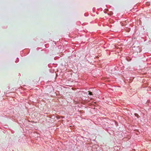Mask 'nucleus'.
<instances>
[{
	"label": "nucleus",
	"instance_id": "obj_1",
	"mask_svg": "<svg viewBox=\"0 0 151 151\" xmlns=\"http://www.w3.org/2000/svg\"><path fill=\"white\" fill-rule=\"evenodd\" d=\"M88 92L89 93H88V94L90 95H92V92H90V91H88Z\"/></svg>",
	"mask_w": 151,
	"mask_h": 151
},
{
	"label": "nucleus",
	"instance_id": "obj_2",
	"mask_svg": "<svg viewBox=\"0 0 151 151\" xmlns=\"http://www.w3.org/2000/svg\"><path fill=\"white\" fill-rule=\"evenodd\" d=\"M135 116H138V114H135Z\"/></svg>",
	"mask_w": 151,
	"mask_h": 151
}]
</instances>
